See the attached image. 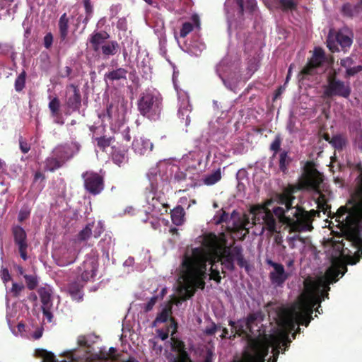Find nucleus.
I'll list each match as a JSON object with an SVG mask.
<instances>
[{"label":"nucleus","instance_id":"nucleus-1","mask_svg":"<svg viewBox=\"0 0 362 362\" xmlns=\"http://www.w3.org/2000/svg\"><path fill=\"white\" fill-rule=\"evenodd\" d=\"M197 241L200 245L188 249L183 256L176 295L170 300L173 304L178 305L182 301L192 297L196 288H204V279L207 276L220 282L219 261H221L223 272V269H233L235 260L243 259L238 248L231 249L226 246L223 235L205 234L199 237Z\"/></svg>","mask_w":362,"mask_h":362},{"label":"nucleus","instance_id":"nucleus-2","mask_svg":"<svg viewBox=\"0 0 362 362\" xmlns=\"http://www.w3.org/2000/svg\"><path fill=\"white\" fill-rule=\"evenodd\" d=\"M358 178V202L349 209L341 206L334 214L347 245L352 248L350 250L346 243H342V255L347 256L349 264H355L362 258V170Z\"/></svg>","mask_w":362,"mask_h":362},{"label":"nucleus","instance_id":"nucleus-3","mask_svg":"<svg viewBox=\"0 0 362 362\" xmlns=\"http://www.w3.org/2000/svg\"><path fill=\"white\" fill-rule=\"evenodd\" d=\"M175 168L176 167L170 163L160 161L151 168L147 174L149 187H146L145 192V211L153 218L159 219L168 211L165 191L168 189V181Z\"/></svg>","mask_w":362,"mask_h":362},{"label":"nucleus","instance_id":"nucleus-4","mask_svg":"<svg viewBox=\"0 0 362 362\" xmlns=\"http://www.w3.org/2000/svg\"><path fill=\"white\" fill-rule=\"evenodd\" d=\"M293 197L284 194L279 198V206L272 208L274 215L279 218V222L286 224L290 232L310 231L313 218L318 214L315 210L306 211L300 207H293Z\"/></svg>","mask_w":362,"mask_h":362},{"label":"nucleus","instance_id":"nucleus-5","mask_svg":"<svg viewBox=\"0 0 362 362\" xmlns=\"http://www.w3.org/2000/svg\"><path fill=\"white\" fill-rule=\"evenodd\" d=\"M272 201H267L264 205L253 206L250 209V215H244L241 218H237L236 216L233 214L229 221V223L233 222L232 230H245L244 235L248 232L249 228L252 225H260L262 226L261 233L267 229L270 233L278 232V227L276 219L274 218L269 206Z\"/></svg>","mask_w":362,"mask_h":362},{"label":"nucleus","instance_id":"nucleus-6","mask_svg":"<svg viewBox=\"0 0 362 362\" xmlns=\"http://www.w3.org/2000/svg\"><path fill=\"white\" fill-rule=\"evenodd\" d=\"M138 109L143 116L150 119H157L162 110V97L160 93L155 89L144 91L138 101Z\"/></svg>","mask_w":362,"mask_h":362},{"label":"nucleus","instance_id":"nucleus-7","mask_svg":"<svg viewBox=\"0 0 362 362\" xmlns=\"http://www.w3.org/2000/svg\"><path fill=\"white\" fill-rule=\"evenodd\" d=\"M216 73L228 89L235 90L240 81L238 63L233 62L228 57H226L216 66Z\"/></svg>","mask_w":362,"mask_h":362},{"label":"nucleus","instance_id":"nucleus-8","mask_svg":"<svg viewBox=\"0 0 362 362\" xmlns=\"http://www.w3.org/2000/svg\"><path fill=\"white\" fill-rule=\"evenodd\" d=\"M257 2L255 0H226L225 3V10L227 15L228 23V29L230 30L233 26V17L235 11L241 14L244 11L252 12L255 10Z\"/></svg>","mask_w":362,"mask_h":362},{"label":"nucleus","instance_id":"nucleus-9","mask_svg":"<svg viewBox=\"0 0 362 362\" xmlns=\"http://www.w3.org/2000/svg\"><path fill=\"white\" fill-rule=\"evenodd\" d=\"M351 94V87L348 82H344L335 77H329L325 88V97L340 96L347 98Z\"/></svg>","mask_w":362,"mask_h":362},{"label":"nucleus","instance_id":"nucleus-10","mask_svg":"<svg viewBox=\"0 0 362 362\" xmlns=\"http://www.w3.org/2000/svg\"><path fill=\"white\" fill-rule=\"evenodd\" d=\"M327 44L329 50L334 52L339 51L338 45L343 49L350 47L352 44V39L347 30H341L336 34L330 31L327 37Z\"/></svg>","mask_w":362,"mask_h":362},{"label":"nucleus","instance_id":"nucleus-11","mask_svg":"<svg viewBox=\"0 0 362 362\" xmlns=\"http://www.w3.org/2000/svg\"><path fill=\"white\" fill-rule=\"evenodd\" d=\"M98 267V256L95 253L88 255L78 268L81 281H92L96 275Z\"/></svg>","mask_w":362,"mask_h":362},{"label":"nucleus","instance_id":"nucleus-12","mask_svg":"<svg viewBox=\"0 0 362 362\" xmlns=\"http://www.w3.org/2000/svg\"><path fill=\"white\" fill-rule=\"evenodd\" d=\"M325 60L324 52L321 48H315L308 65L302 70L303 75H313L322 73L325 69L322 64Z\"/></svg>","mask_w":362,"mask_h":362},{"label":"nucleus","instance_id":"nucleus-13","mask_svg":"<svg viewBox=\"0 0 362 362\" xmlns=\"http://www.w3.org/2000/svg\"><path fill=\"white\" fill-rule=\"evenodd\" d=\"M267 264L273 268L269 273L272 284L276 287L282 286L289 277V273L285 271L281 264L274 262L271 259H267Z\"/></svg>","mask_w":362,"mask_h":362},{"label":"nucleus","instance_id":"nucleus-14","mask_svg":"<svg viewBox=\"0 0 362 362\" xmlns=\"http://www.w3.org/2000/svg\"><path fill=\"white\" fill-rule=\"evenodd\" d=\"M86 189L93 194H98L103 189V181L101 176L94 172H86L82 175Z\"/></svg>","mask_w":362,"mask_h":362},{"label":"nucleus","instance_id":"nucleus-15","mask_svg":"<svg viewBox=\"0 0 362 362\" xmlns=\"http://www.w3.org/2000/svg\"><path fill=\"white\" fill-rule=\"evenodd\" d=\"M15 243L18 246L20 255L23 260L28 259L27 248L28 243L26 233L24 229L20 226H16L13 229Z\"/></svg>","mask_w":362,"mask_h":362},{"label":"nucleus","instance_id":"nucleus-16","mask_svg":"<svg viewBox=\"0 0 362 362\" xmlns=\"http://www.w3.org/2000/svg\"><path fill=\"white\" fill-rule=\"evenodd\" d=\"M132 148L134 152L139 156H145L149 154L153 148V143L148 139L140 136L134 138Z\"/></svg>","mask_w":362,"mask_h":362},{"label":"nucleus","instance_id":"nucleus-17","mask_svg":"<svg viewBox=\"0 0 362 362\" xmlns=\"http://www.w3.org/2000/svg\"><path fill=\"white\" fill-rule=\"evenodd\" d=\"M204 156L199 150L191 151L182 158L180 164L183 168H196L201 164Z\"/></svg>","mask_w":362,"mask_h":362},{"label":"nucleus","instance_id":"nucleus-18","mask_svg":"<svg viewBox=\"0 0 362 362\" xmlns=\"http://www.w3.org/2000/svg\"><path fill=\"white\" fill-rule=\"evenodd\" d=\"M62 148H54L52 156L45 161V168L50 171H53L60 168L64 163V159L67 158V152L64 155L61 154Z\"/></svg>","mask_w":362,"mask_h":362},{"label":"nucleus","instance_id":"nucleus-19","mask_svg":"<svg viewBox=\"0 0 362 362\" xmlns=\"http://www.w3.org/2000/svg\"><path fill=\"white\" fill-rule=\"evenodd\" d=\"M321 182H322V179H321V177H320L319 175H315L310 174L306 176V177L305 179V183L303 184V187L313 188V189L317 190V193L320 194L319 193V187H320V185ZM319 195H320L319 198H321L322 200H319L318 205L321 207L322 202H325V200L322 194H319ZM327 206H326V207H325L324 206H322V210L324 211L325 214L327 212Z\"/></svg>","mask_w":362,"mask_h":362},{"label":"nucleus","instance_id":"nucleus-20","mask_svg":"<svg viewBox=\"0 0 362 362\" xmlns=\"http://www.w3.org/2000/svg\"><path fill=\"white\" fill-rule=\"evenodd\" d=\"M192 108L189 103L188 96L183 95V99L180 103V106L178 110V115L181 119L185 120V126H188L190 124V118L189 117V114Z\"/></svg>","mask_w":362,"mask_h":362},{"label":"nucleus","instance_id":"nucleus-21","mask_svg":"<svg viewBox=\"0 0 362 362\" xmlns=\"http://www.w3.org/2000/svg\"><path fill=\"white\" fill-rule=\"evenodd\" d=\"M109 37L107 33H93L90 38V43L93 49L98 52L105 44L106 40Z\"/></svg>","mask_w":362,"mask_h":362},{"label":"nucleus","instance_id":"nucleus-22","mask_svg":"<svg viewBox=\"0 0 362 362\" xmlns=\"http://www.w3.org/2000/svg\"><path fill=\"white\" fill-rule=\"evenodd\" d=\"M77 252L75 249H66L58 259V264L61 267L69 265L75 262Z\"/></svg>","mask_w":362,"mask_h":362},{"label":"nucleus","instance_id":"nucleus-23","mask_svg":"<svg viewBox=\"0 0 362 362\" xmlns=\"http://www.w3.org/2000/svg\"><path fill=\"white\" fill-rule=\"evenodd\" d=\"M55 148H62L61 154L63 156L66 152L67 156H69L67 158L64 159V163L67 161L69 159L72 158L74 155L77 153L79 151L80 149V145L76 142H71L70 144H66L64 145H59L57 146Z\"/></svg>","mask_w":362,"mask_h":362},{"label":"nucleus","instance_id":"nucleus-24","mask_svg":"<svg viewBox=\"0 0 362 362\" xmlns=\"http://www.w3.org/2000/svg\"><path fill=\"white\" fill-rule=\"evenodd\" d=\"M3 3L0 4V18H12V16L15 12L14 6L11 8V4L13 0H2Z\"/></svg>","mask_w":362,"mask_h":362},{"label":"nucleus","instance_id":"nucleus-25","mask_svg":"<svg viewBox=\"0 0 362 362\" xmlns=\"http://www.w3.org/2000/svg\"><path fill=\"white\" fill-rule=\"evenodd\" d=\"M177 330V324L175 322L170 319L169 325L166 327V329H160L157 330L158 336V337L162 339L165 340L167 338H168V336L170 334L173 336Z\"/></svg>","mask_w":362,"mask_h":362},{"label":"nucleus","instance_id":"nucleus-26","mask_svg":"<svg viewBox=\"0 0 362 362\" xmlns=\"http://www.w3.org/2000/svg\"><path fill=\"white\" fill-rule=\"evenodd\" d=\"M353 64L354 61L351 57H346L341 60V66H342L346 69V75L349 76H353L355 74L360 71L361 70H362L361 66L351 67Z\"/></svg>","mask_w":362,"mask_h":362},{"label":"nucleus","instance_id":"nucleus-27","mask_svg":"<svg viewBox=\"0 0 362 362\" xmlns=\"http://www.w3.org/2000/svg\"><path fill=\"white\" fill-rule=\"evenodd\" d=\"M127 71L123 68H119L113 70L105 75V80L107 81H117L120 79H125L127 77Z\"/></svg>","mask_w":362,"mask_h":362},{"label":"nucleus","instance_id":"nucleus-28","mask_svg":"<svg viewBox=\"0 0 362 362\" xmlns=\"http://www.w3.org/2000/svg\"><path fill=\"white\" fill-rule=\"evenodd\" d=\"M40 297L42 303V308L52 307V291L49 288H42L39 291Z\"/></svg>","mask_w":362,"mask_h":362},{"label":"nucleus","instance_id":"nucleus-29","mask_svg":"<svg viewBox=\"0 0 362 362\" xmlns=\"http://www.w3.org/2000/svg\"><path fill=\"white\" fill-rule=\"evenodd\" d=\"M83 281L74 282L69 286V292L71 297L75 300H81L82 298L81 288L83 286Z\"/></svg>","mask_w":362,"mask_h":362},{"label":"nucleus","instance_id":"nucleus-30","mask_svg":"<svg viewBox=\"0 0 362 362\" xmlns=\"http://www.w3.org/2000/svg\"><path fill=\"white\" fill-rule=\"evenodd\" d=\"M205 49V45L199 40L192 41L188 47V52L193 56H199Z\"/></svg>","mask_w":362,"mask_h":362},{"label":"nucleus","instance_id":"nucleus-31","mask_svg":"<svg viewBox=\"0 0 362 362\" xmlns=\"http://www.w3.org/2000/svg\"><path fill=\"white\" fill-rule=\"evenodd\" d=\"M119 49V45L115 41L107 42L100 49L102 53L105 56L115 54Z\"/></svg>","mask_w":362,"mask_h":362},{"label":"nucleus","instance_id":"nucleus-32","mask_svg":"<svg viewBox=\"0 0 362 362\" xmlns=\"http://www.w3.org/2000/svg\"><path fill=\"white\" fill-rule=\"evenodd\" d=\"M325 139L329 142L335 148H341L346 144V139L342 135H335L330 139L328 135L325 136Z\"/></svg>","mask_w":362,"mask_h":362},{"label":"nucleus","instance_id":"nucleus-33","mask_svg":"<svg viewBox=\"0 0 362 362\" xmlns=\"http://www.w3.org/2000/svg\"><path fill=\"white\" fill-rule=\"evenodd\" d=\"M170 314L171 307L170 305H166L156 317L155 321L153 322V327H156L158 323L166 322Z\"/></svg>","mask_w":362,"mask_h":362},{"label":"nucleus","instance_id":"nucleus-34","mask_svg":"<svg viewBox=\"0 0 362 362\" xmlns=\"http://www.w3.org/2000/svg\"><path fill=\"white\" fill-rule=\"evenodd\" d=\"M68 23L69 20L66 13H64L59 21V28L60 33V37L62 40H65L68 35Z\"/></svg>","mask_w":362,"mask_h":362},{"label":"nucleus","instance_id":"nucleus-35","mask_svg":"<svg viewBox=\"0 0 362 362\" xmlns=\"http://www.w3.org/2000/svg\"><path fill=\"white\" fill-rule=\"evenodd\" d=\"M112 160L118 165L127 163L128 160L127 151L124 150H115L112 153Z\"/></svg>","mask_w":362,"mask_h":362},{"label":"nucleus","instance_id":"nucleus-36","mask_svg":"<svg viewBox=\"0 0 362 362\" xmlns=\"http://www.w3.org/2000/svg\"><path fill=\"white\" fill-rule=\"evenodd\" d=\"M221 178V170L218 169L211 174L206 175L203 178L204 184L206 185H212L218 182Z\"/></svg>","mask_w":362,"mask_h":362},{"label":"nucleus","instance_id":"nucleus-37","mask_svg":"<svg viewBox=\"0 0 362 362\" xmlns=\"http://www.w3.org/2000/svg\"><path fill=\"white\" fill-rule=\"evenodd\" d=\"M94 226V222L90 223L83 228L78 235V239L81 241L88 240L93 233V227Z\"/></svg>","mask_w":362,"mask_h":362},{"label":"nucleus","instance_id":"nucleus-38","mask_svg":"<svg viewBox=\"0 0 362 362\" xmlns=\"http://www.w3.org/2000/svg\"><path fill=\"white\" fill-rule=\"evenodd\" d=\"M184 212L182 208H176L171 212V218L174 224L180 226L183 222Z\"/></svg>","mask_w":362,"mask_h":362},{"label":"nucleus","instance_id":"nucleus-39","mask_svg":"<svg viewBox=\"0 0 362 362\" xmlns=\"http://www.w3.org/2000/svg\"><path fill=\"white\" fill-rule=\"evenodd\" d=\"M342 12L344 15L351 17L360 13V8L355 5L346 4L342 7Z\"/></svg>","mask_w":362,"mask_h":362},{"label":"nucleus","instance_id":"nucleus-40","mask_svg":"<svg viewBox=\"0 0 362 362\" xmlns=\"http://www.w3.org/2000/svg\"><path fill=\"white\" fill-rule=\"evenodd\" d=\"M171 339L173 341V349L177 352L173 362H182V342L173 337Z\"/></svg>","mask_w":362,"mask_h":362},{"label":"nucleus","instance_id":"nucleus-41","mask_svg":"<svg viewBox=\"0 0 362 362\" xmlns=\"http://www.w3.org/2000/svg\"><path fill=\"white\" fill-rule=\"evenodd\" d=\"M112 245V237L108 235H105L104 238L100 241L99 245L102 248L104 252L108 253Z\"/></svg>","mask_w":362,"mask_h":362},{"label":"nucleus","instance_id":"nucleus-42","mask_svg":"<svg viewBox=\"0 0 362 362\" xmlns=\"http://www.w3.org/2000/svg\"><path fill=\"white\" fill-rule=\"evenodd\" d=\"M107 115L112 119H119L123 117V114L118 112L117 106L110 105L107 110Z\"/></svg>","mask_w":362,"mask_h":362},{"label":"nucleus","instance_id":"nucleus-43","mask_svg":"<svg viewBox=\"0 0 362 362\" xmlns=\"http://www.w3.org/2000/svg\"><path fill=\"white\" fill-rule=\"evenodd\" d=\"M23 289L24 286L23 284L13 283L12 287L6 291V293L7 295H11L16 297Z\"/></svg>","mask_w":362,"mask_h":362},{"label":"nucleus","instance_id":"nucleus-44","mask_svg":"<svg viewBox=\"0 0 362 362\" xmlns=\"http://www.w3.org/2000/svg\"><path fill=\"white\" fill-rule=\"evenodd\" d=\"M25 83V73L23 71L19 74L15 81V89L19 92L23 89Z\"/></svg>","mask_w":362,"mask_h":362},{"label":"nucleus","instance_id":"nucleus-45","mask_svg":"<svg viewBox=\"0 0 362 362\" xmlns=\"http://www.w3.org/2000/svg\"><path fill=\"white\" fill-rule=\"evenodd\" d=\"M280 6L284 10H293L295 9L297 2L295 0H279Z\"/></svg>","mask_w":362,"mask_h":362},{"label":"nucleus","instance_id":"nucleus-46","mask_svg":"<svg viewBox=\"0 0 362 362\" xmlns=\"http://www.w3.org/2000/svg\"><path fill=\"white\" fill-rule=\"evenodd\" d=\"M84 8L86 10V16L83 23L86 24L89 19L92 17L93 11V5L91 4L90 0H84Z\"/></svg>","mask_w":362,"mask_h":362},{"label":"nucleus","instance_id":"nucleus-47","mask_svg":"<svg viewBox=\"0 0 362 362\" xmlns=\"http://www.w3.org/2000/svg\"><path fill=\"white\" fill-rule=\"evenodd\" d=\"M289 161L290 160L288 157L287 153L284 151L281 153L279 158V167L282 171L284 172L286 170V167L288 165Z\"/></svg>","mask_w":362,"mask_h":362},{"label":"nucleus","instance_id":"nucleus-48","mask_svg":"<svg viewBox=\"0 0 362 362\" xmlns=\"http://www.w3.org/2000/svg\"><path fill=\"white\" fill-rule=\"evenodd\" d=\"M97 146L101 150L104 151L107 147H108L111 144V138H105V137H100L96 138Z\"/></svg>","mask_w":362,"mask_h":362},{"label":"nucleus","instance_id":"nucleus-49","mask_svg":"<svg viewBox=\"0 0 362 362\" xmlns=\"http://www.w3.org/2000/svg\"><path fill=\"white\" fill-rule=\"evenodd\" d=\"M104 230V226L102 221H98V223H94V226L93 227V235L95 238H98L101 233Z\"/></svg>","mask_w":362,"mask_h":362},{"label":"nucleus","instance_id":"nucleus-50","mask_svg":"<svg viewBox=\"0 0 362 362\" xmlns=\"http://www.w3.org/2000/svg\"><path fill=\"white\" fill-rule=\"evenodd\" d=\"M193 24L192 23L186 22L183 23L180 30V37H186L193 29Z\"/></svg>","mask_w":362,"mask_h":362},{"label":"nucleus","instance_id":"nucleus-51","mask_svg":"<svg viewBox=\"0 0 362 362\" xmlns=\"http://www.w3.org/2000/svg\"><path fill=\"white\" fill-rule=\"evenodd\" d=\"M24 278L25 279L27 286L30 289H33L36 287L37 279H36L35 276H34L33 275H27L26 274V275H24Z\"/></svg>","mask_w":362,"mask_h":362},{"label":"nucleus","instance_id":"nucleus-52","mask_svg":"<svg viewBox=\"0 0 362 362\" xmlns=\"http://www.w3.org/2000/svg\"><path fill=\"white\" fill-rule=\"evenodd\" d=\"M49 107L53 115H57L59 108V102L57 98H54L49 103Z\"/></svg>","mask_w":362,"mask_h":362},{"label":"nucleus","instance_id":"nucleus-53","mask_svg":"<svg viewBox=\"0 0 362 362\" xmlns=\"http://www.w3.org/2000/svg\"><path fill=\"white\" fill-rule=\"evenodd\" d=\"M1 278L3 282L6 286V283L11 280V275L8 270L6 268H2L1 270Z\"/></svg>","mask_w":362,"mask_h":362},{"label":"nucleus","instance_id":"nucleus-54","mask_svg":"<svg viewBox=\"0 0 362 362\" xmlns=\"http://www.w3.org/2000/svg\"><path fill=\"white\" fill-rule=\"evenodd\" d=\"M300 238L298 235H295L293 236H291V237H288L287 238V242L288 243V245L291 248L293 249L295 248L296 247V241L297 240H300Z\"/></svg>","mask_w":362,"mask_h":362},{"label":"nucleus","instance_id":"nucleus-55","mask_svg":"<svg viewBox=\"0 0 362 362\" xmlns=\"http://www.w3.org/2000/svg\"><path fill=\"white\" fill-rule=\"evenodd\" d=\"M53 42V36L51 33H47L44 37V45L46 48H49Z\"/></svg>","mask_w":362,"mask_h":362},{"label":"nucleus","instance_id":"nucleus-56","mask_svg":"<svg viewBox=\"0 0 362 362\" xmlns=\"http://www.w3.org/2000/svg\"><path fill=\"white\" fill-rule=\"evenodd\" d=\"M117 27L122 30H126L127 28V20L124 18H119L117 23Z\"/></svg>","mask_w":362,"mask_h":362},{"label":"nucleus","instance_id":"nucleus-57","mask_svg":"<svg viewBox=\"0 0 362 362\" xmlns=\"http://www.w3.org/2000/svg\"><path fill=\"white\" fill-rule=\"evenodd\" d=\"M42 308V310H43V314L45 315V317H46L47 320L48 322H52V314L50 311V308Z\"/></svg>","mask_w":362,"mask_h":362},{"label":"nucleus","instance_id":"nucleus-58","mask_svg":"<svg viewBox=\"0 0 362 362\" xmlns=\"http://www.w3.org/2000/svg\"><path fill=\"white\" fill-rule=\"evenodd\" d=\"M15 317H16V315H14L10 312V308L8 306L7 307L6 319H7V322H8V324L10 327H11V324L14 322Z\"/></svg>","mask_w":362,"mask_h":362},{"label":"nucleus","instance_id":"nucleus-59","mask_svg":"<svg viewBox=\"0 0 362 362\" xmlns=\"http://www.w3.org/2000/svg\"><path fill=\"white\" fill-rule=\"evenodd\" d=\"M20 148L24 153H28L30 150V145L25 141H20Z\"/></svg>","mask_w":362,"mask_h":362},{"label":"nucleus","instance_id":"nucleus-60","mask_svg":"<svg viewBox=\"0 0 362 362\" xmlns=\"http://www.w3.org/2000/svg\"><path fill=\"white\" fill-rule=\"evenodd\" d=\"M157 300V297H153L151 298V299L150 300V301L147 303L146 306V311H149L152 309L153 306L154 305V304L156 303Z\"/></svg>","mask_w":362,"mask_h":362},{"label":"nucleus","instance_id":"nucleus-61","mask_svg":"<svg viewBox=\"0 0 362 362\" xmlns=\"http://www.w3.org/2000/svg\"><path fill=\"white\" fill-rule=\"evenodd\" d=\"M80 103V95L77 92V90L74 88V102L72 103V105H78Z\"/></svg>","mask_w":362,"mask_h":362},{"label":"nucleus","instance_id":"nucleus-62","mask_svg":"<svg viewBox=\"0 0 362 362\" xmlns=\"http://www.w3.org/2000/svg\"><path fill=\"white\" fill-rule=\"evenodd\" d=\"M217 327L215 325H212L211 327L206 328L205 333L209 335L214 334L216 332Z\"/></svg>","mask_w":362,"mask_h":362},{"label":"nucleus","instance_id":"nucleus-63","mask_svg":"<svg viewBox=\"0 0 362 362\" xmlns=\"http://www.w3.org/2000/svg\"><path fill=\"white\" fill-rule=\"evenodd\" d=\"M134 262V259L133 257H129L127 259H126L123 264L124 267H132L133 266Z\"/></svg>","mask_w":362,"mask_h":362},{"label":"nucleus","instance_id":"nucleus-64","mask_svg":"<svg viewBox=\"0 0 362 362\" xmlns=\"http://www.w3.org/2000/svg\"><path fill=\"white\" fill-rule=\"evenodd\" d=\"M280 147V142L277 140L274 141L272 145H271V148L273 150V151H277Z\"/></svg>","mask_w":362,"mask_h":362}]
</instances>
